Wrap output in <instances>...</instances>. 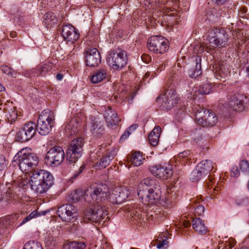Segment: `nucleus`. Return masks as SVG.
<instances>
[{
  "label": "nucleus",
  "instance_id": "dca6fc26",
  "mask_svg": "<svg viewBox=\"0 0 249 249\" xmlns=\"http://www.w3.org/2000/svg\"><path fill=\"white\" fill-rule=\"evenodd\" d=\"M85 54L87 66L95 67L100 63L101 57L97 48H87Z\"/></svg>",
  "mask_w": 249,
  "mask_h": 249
},
{
  "label": "nucleus",
  "instance_id": "20e7f679",
  "mask_svg": "<svg viewBox=\"0 0 249 249\" xmlns=\"http://www.w3.org/2000/svg\"><path fill=\"white\" fill-rule=\"evenodd\" d=\"M161 192L160 190V186L156 185L154 188H145L144 190H141L138 192L139 197L144 202L148 204H159L165 208H168L170 206V203L168 200L161 199Z\"/></svg>",
  "mask_w": 249,
  "mask_h": 249
},
{
  "label": "nucleus",
  "instance_id": "9d476101",
  "mask_svg": "<svg viewBox=\"0 0 249 249\" xmlns=\"http://www.w3.org/2000/svg\"><path fill=\"white\" fill-rule=\"evenodd\" d=\"M94 205V208H89L85 210L83 218L85 222H100L107 214V211L104 205Z\"/></svg>",
  "mask_w": 249,
  "mask_h": 249
},
{
  "label": "nucleus",
  "instance_id": "cd10ccee",
  "mask_svg": "<svg viewBox=\"0 0 249 249\" xmlns=\"http://www.w3.org/2000/svg\"><path fill=\"white\" fill-rule=\"evenodd\" d=\"M157 181L154 178H147L143 179L138 185V191L141 190H144L145 188L148 189V187H152L154 188V186L158 185L157 184Z\"/></svg>",
  "mask_w": 249,
  "mask_h": 249
},
{
  "label": "nucleus",
  "instance_id": "2eb2a0df",
  "mask_svg": "<svg viewBox=\"0 0 249 249\" xmlns=\"http://www.w3.org/2000/svg\"><path fill=\"white\" fill-rule=\"evenodd\" d=\"M162 100L163 106L167 109L173 107L178 103V98L174 89L167 90L163 94L160 95L156 99V102Z\"/></svg>",
  "mask_w": 249,
  "mask_h": 249
},
{
  "label": "nucleus",
  "instance_id": "c756f323",
  "mask_svg": "<svg viewBox=\"0 0 249 249\" xmlns=\"http://www.w3.org/2000/svg\"><path fill=\"white\" fill-rule=\"evenodd\" d=\"M53 69V64L50 62H47L38 65L36 68L37 75L44 76L46 73Z\"/></svg>",
  "mask_w": 249,
  "mask_h": 249
},
{
  "label": "nucleus",
  "instance_id": "2f4dec72",
  "mask_svg": "<svg viewBox=\"0 0 249 249\" xmlns=\"http://www.w3.org/2000/svg\"><path fill=\"white\" fill-rule=\"evenodd\" d=\"M76 119H71L65 126V130L67 135L72 136L78 132V124L76 123Z\"/></svg>",
  "mask_w": 249,
  "mask_h": 249
},
{
  "label": "nucleus",
  "instance_id": "ddd939ff",
  "mask_svg": "<svg viewBox=\"0 0 249 249\" xmlns=\"http://www.w3.org/2000/svg\"><path fill=\"white\" fill-rule=\"evenodd\" d=\"M65 153L63 148L58 146L51 148L46 155V162L51 166H58L63 161Z\"/></svg>",
  "mask_w": 249,
  "mask_h": 249
},
{
  "label": "nucleus",
  "instance_id": "a211bd4d",
  "mask_svg": "<svg viewBox=\"0 0 249 249\" xmlns=\"http://www.w3.org/2000/svg\"><path fill=\"white\" fill-rule=\"evenodd\" d=\"M149 170L156 178L162 179H167L173 175V170L171 168L164 167L161 165L150 166Z\"/></svg>",
  "mask_w": 249,
  "mask_h": 249
},
{
  "label": "nucleus",
  "instance_id": "f8f14e48",
  "mask_svg": "<svg viewBox=\"0 0 249 249\" xmlns=\"http://www.w3.org/2000/svg\"><path fill=\"white\" fill-rule=\"evenodd\" d=\"M36 131V124L35 123H27L17 132L16 139L20 142H26L35 136Z\"/></svg>",
  "mask_w": 249,
  "mask_h": 249
},
{
  "label": "nucleus",
  "instance_id": "4468645a",
  "mask_svg": "<svg viewBox=\"0 0 249 249\" xmlns=\"http://www.w3.org/2000/svg\"><path fill=\"white\" fill-rule=\"evenodd\" d=\"M6 188L5 195L8 203L13 204L18 203L20 199V188L18 186L17 182L14 181L11 183H7Z\"/></svg>",
  "mask_w": 249,
  "mask_h": 249
},
{
  "label": "nucleus",
  "instance_id": "864d4df0",
  "mask_svg": "<svg viewBox=\"0 0 249 249\" xmlns=\"http://www.w3.org/2000/svg\"><path fill=\"white\" fill-rule=\"evenodd\" d=\"M204 207L201 205H198L195 209V213L198 215H201L204 212Z\"/></svg>",
  "mask_w": 249,
  "mask_h": 249
},
{
  "label": "nucleus",
  "instance_id": "4d7b16f0",
  "mask_svg": "<svg viewBox=\"0 0 249 249\" xmlns=\"http://www.w3.org/2000/svg\"><path fill=\"white\" fill-rule=\"evenodd\" d=\"M85 168V165H82L80 166V167L78 169V171L75 172V173L73 176V178H75L79 176V175H80L83 170Z\"/></svg>",
  "mask_w": 249,
  "mask_h": 249
},
{
  "label": "nucleus",
  "instance_id": "6e6d98bb",
  "mask_svg": "<svg viewBox=\"0 0 249 249\" xmlns=\"http://www.w3.org/2000/svg\"><path fill=\"white\" fill-rule=\"evenodd\" d=\"M130 134L131 132H130L128 130L126 129L121 137L120 139V142H123L128 137Z\"/></svg>",
  "mask_w": 249,
  "mask_h": 249
},
{
  "label": "nucleus",
  "instance_id": "6e6552de",
  "mask_svg": "<svg viewBox=\"0 0 249 249\" xmlns=\"http://www.w3.org/2000/svg\"><path fill=\"white\" fill-rule=\"evenodd\" d=\"M195 116L197 124L203 127H212L218 122L215 113L204 108L197 110Z\"/></svg>",
  "mask_w": 249,
  "mask_h": 249
},
{
  "label": "nucleus",
  "instance_id": "5701e85b",
  "mask_svg": "<svg viewBox=\"0 0 249 249\" xmlns=\"http://www.w3.org/2000/svg\"><path fill=\"white\" fill-rule=\"evenodd\" d=\"M169 41L162 36H154L150 37L147 41L149 47H160L168 45Z\"/></svg>",
  "mask_w": 249,
  "mask_h": 249
},
{
  "label": "nucleus",
  "instance_id": "f3484780",
  "mask_svg": "<svg viewBox=\"0 0 249 249\" xmlns=\"http://www.w3.org/2000/svg\"><path fill=\"white\" fill-rule=\"evenodd\" d=\"M249 102L247 97L243 94H234L229 101V106L233 110L237 112L243 111Z\"/></svg>",
  "mask_w": 249,
  "mask_h": 249
},
{
  "label": "nucleus",
  "instance_id": "4be33fe9",
  "mask_svg": "<svg viewBox=\"0 0 249 249\" xmlns=\"http://www.w3.org/2000/svg\"><path fill=\"white\" fill-rule=\"evenodd\" d=\"M104 118L108 126H109L116 125L120 121L117 114L110 106L107 107L105 111Z\"/></svg>",
  "mask_w": 249,
  "mask_h": 249
},
{
  "label": "nucleus",
  "instance_id": "a19ab883",
  "mask_svg": "<svg viewBox=\"0 0 249 249\" xmlns=\"http://www.w3.org/2000/svg\"><path fill=\"white\" fill-rule=\"evenodd\" d=\"M164 238L162 237H159L158 243L156 245L157 248L159 249H165L168 247L169 242L166 237L164 236Z\"/></svg>",
  "mask_w": 249,
  "mask_h": 249
},
{
  "label": "nucleus",
  "instance_id": "72a5a7b5",
  "mask_svg": "<svg viewBox=\"0 0 249 249\" xmlns=\"http://www.w3.org/2000/svg\"><path fill=\"white\" fill-rule=\"evenodd\" d=\"M86 247L83 242H69L63 246V249H85Z\"/></svg>",
  "mask_w": 249,
  "mask_h": 249
},
{
  "label": "nucleus",
  "instance_id": "4c0bfd02",
  "mask_svg": "<svg viewBox=\"0 0 249 249\" xmlns=\"http://www.w3.org/2000/svg\"><path fill=\"white\" fill-rule=\"evenodd\" d=\"M204 176H205L196 167L191 173L190 179L193 182H197Z\"/></svg>",
  "mask_w": 249,
  "mask_h": 249
},
{
  "label": "nucleus",
  "instance_id": "0e129e2a",
  "mask_svg": "<svg viewBox=\"0 0 249 249\" xmlns=\"http://www.w3.org/2000/svg\"><path fill=\"white\" fill-rule=\"evenodd\" d=\"M130 215L134 217V219L137 220L138 218H139V214H137V212H129Z\"/></svg>",
  "mask_w": 249,
  "mask_h": 249
},
{
  "label": "nucleus",
  "instance_id": "69168bd1",
  "mask_svg": "<svg viewBox=\"0 0 249 249\" xmlns=\"http://www.w3.org/2000/svg\"><path fill=\"white\" fill-rule=\"evenodd\" d=\"M29 216L31 217V219L32 218L37 217L38 216L37 211H33L29 215Z\"/></svg>",
  "mask_w": 249,
  "mask_h": 249
},
{
  "label": "nucleus",
  "instance_id": "393cba45",
  "mask_svg": "<svg viewBox=\"0 0 249 249\" xmlns=\"http://www.w3.org/2000/svg\"><path fill=\"white\" fill-rule=\"evenodd\" d=\"M196 167L205 176L210 173L214 168L213 162L208 160L201 161L197 165Z\"/></svg>",
  "mask_w": 249,
  "mask_h": 249
},
{
  "label": "nucleus",
  "instance_id": "37998d69",
  "mask_svg": "<svg viewBox=\"0 0 249 249\" xmlns=\"http://www.w3.org/2000/svg\"><path fill=\"white\" fill-rule=\"evenodd\" d=\"M71 232L75 233L76 234H80L82 233L83 230L77 222L76 223H72L71 226Z\"/></svg>",
  "mask_w": 249,
  "mask_h": 249
},
{
  "label": "nucleus",
  "instance_id": "7ed1b4c3",
  "mask_svg": "<svg viewBox=\"0 0 249 249\" xmlns=\"http://www.w3.org/2000/svg\"><path fill=\"white\" fill-rule=\"evenodd\" d=\"M108 188L106 185L93 184L85 193V199L93 205H104L109 196Z\"/></svg>",
  "mask_w": 249,
  "mask_h": 249
},
{
  "label": "nucleus",
  "instance_id": "49530a36",
  "mask_svg": "<svg viewBox=\"0 0 249 249\" xmlns=\"http://www.w3.org/2000/svg\"><path fill=\"white\" fill-rule=\"evenodd\" d=\"M8 161L3 155H0V172L4 170L8 165Z\"/></svg>",
  "mask_w": 249,
  "mask_h": 249
},
{
  "label": "nucleus",
  "instance_id": "c03bdc74",
  "mask_svg": "<svg viewBox=\"0 0 249 249\" xmlns=\"http://www.w3.org/2000/svg\"><path fill=\"white\" fill-rule=\"evenodd\" d=\"M23 249H43L41 247L35 242H28L24 246Z\"/></svg>",
  "mask_w": 249,
  "mask_h": 249
},
{
  "label": "nucleus",
  "instance_id": "423d86ee",
  "mask_svg": "<svg viewBox=\"0 0 249 249\" xmlns=\"http://www.w3.org/2000/svg\"><path fill=\"white\" fill-rule=\"evenodd\" d=\"M54 121L53 113L49 109L44 110L38 117L36 130L41 135H47L53 126Z\"/></svg>",
  "mask_w": 249,
  "mask_h": 249
},
{
  "label": "nucleus",
  "instance_id": "79ce46f5",
  "mask_svg": "<svg viewBox=\"0 0 249 249\" xmlns=\"http://www.w3.org/2000/svg\"><path fill=\"white\" fill-rule=\"evenodd\" d=\"M212 178H209V182H207V188L208 189L207 191L208 192V194H211V197H212V196H214V195L218 194L219 192V189H218V187H216L215 186L213 188L212 186V183L210 184V183L213 182Z\"/></svg>",
  "mask_w": 249,
  "mask_h": 249
},
{
  "label": "nucleus",
  "instance_id": "412c9836",
  "mask_svg": "<svg viewBox=\"0 0 249 249\" xmlns=\"http://www.w3.org/2000/svg\"><path fill=\"white\" fill-rule=\"evenodd\" d=\"M109 72L106 68H100L94 71L90 78V81L94 84L100 83L109 77Z\"/></svg>",
  "mask_w": 249,
  "mask_h": 249
},
{
  "label": "nucleus",
  "instance_id": "aec40b11",
  "mask_svg": "<svg viewBox=\"0 0 249 249\" xmlns=\"http://www.w3.org/2000/svg\"><path fill=\"white\" fill-rule=\"evenodd\" d=\"M117 149L113 148L110 150H108L105 155L103 156L102 158L97 163L98 166L101 168H105L107 167L111 161L116 156Z\"/></svg>",
  "mask_w": 249,
  "mask_h": 249
},
{
  "label": "nucleus",
  "instance_id": "bf43d9fd",
  "mask_svg": "<svg viewBox=\"0 0 249 249\" xmlns=\"http://www.w3.org/2000/svg\"><path fill=\"white\" fill-rule=\"evenodd\" d=\"M226 245V249H231L235 245V242L233 239H229L228 242H227Z\"/></svg>",
  "mask_w": 249,
  "mask_h": 249
},
{
  "label": "nucleus",
  "instance_id": "8fccbe9b",
  "mask_svg": "<svg viewBox=\"0 0 249 249\" xmlns=\"http://www.w3.org/2000/svg\"><path fill=\"white\" fill-rule=\"evenodd\" d=\"M247 8L246 7H241L239 11V16L242 18H249V13H247Z\"/></svg>",
  "mask_w": 249,
  "mask_h": 249
},
{
  "label": "nucleus",
  "instance_id": "052dcab7",
  "mask_svg": "<svg viewBox=\"0 0 249 249\" xmlns=\"http://www.w3.org/2000/svg\"><path fill=\"white\" fill-rule=\"evenodd\" d=\"M195 134L196 136L194 138V139L196 141H199L200 139H202V132L200 129L199 130H196V131L195 132Z\"/></svg>",
  "mask_w": 249,
  "mask_h": 249
},
{
  "label": "nucleus",
  "instance_id": "58836bf2",
  "mask_svg": "<svg viewBox=\"0 0 249 249\" xmlns=\"http://www.w3.org/2000/svg\"><path fill=\"white\" fill-rule=\"evenodd\" d=\"M6 117L8 122L10 123L11 124H13L14 122H15L18 117L17 111L15 108V107L10 108L6 112Z\"/></svg>",
  "mask_w": 249,
  "mask_h": 249
},
{
  "label": "nucleus",
  "instance_id": "473e14b6",
  "mask_svg": "<svg viewBox=\"0 0 249 249\" xmlns=\"http://www.w3.org/2000/svg\"><path fill=\"white\" fill-rule=\"evenodd\" d=\"M44 22L45 24L53 27L57 22L56 16L51 12H48L44 16Z\"/></svg>",
  "mask_w": 249,
  "mask_h": 249
},
{
  "label": "nucleus",
  "instance_id": "e2e57ef3",
  "mask_svg": "<svg viewBox=\"0 0 249 249\" xmlns=\"http://www.w3.org/2000/svg\"><path fill=\"white\" fill-rule=\"evenodd\" d=\"M138 127V125L137 124H133L130 126L127 129L131 133L132 132L135 130Z\"/></svg>",
  "mask_w": 249,
  "mask_h": 249
},
{
  "label": "nucleus",
  "instance_id": "3c124183",
  "mask_svg": "<svg viewBox=\"0 0 249 249\" xmlns=\"http://www.w3.org/2000/svg\"><path fill=\"white\" fill-rule=\"evenodd\" d=\"M231 176L234 178L238 177L240 175V172L238 170V167L233 166L231 171Z\"/></svg>",
  "mask_w": 249,
  "mask_h": 249
},
{
  "label": "nucleus",
  "instance_id": "de8ad7c7",
  "mask_svg": "<svg viewBox=\"0 0 249 249\" xmlns=\"http://www.w3.org/2000/svg\"><path fill=\"white\" fill-rule=\"evenodd\" d=\"M240 169L243 172H247L249 171V163L247 160H242L240 163Z\"/></svg>",
  "mask_w": 249,
  "mask_h": 249
},
{
  "label": "nucleus",
  "instance_id": "338daca9",
  "mask_svg": "<svg viewBox=\"0 0 249 249\" xmlns=\"http://www.w3.org/2000/svg\"><path fill=\"white\" fill-rule=\"evenodd\" d=\"M30 220H31V217L29 215H28L23 220V221L20 223V225L25 224V223L30 221Z\"/></svg>",
  "mask_w": 249,
  "mask_h": 249
},
{
  "label": "nucleus",
  "instance_id": "a18cd8bd",
  "mask_svg": "<svg viewBox=\"0 0 249 249\" xmlns=\"http://www.w3.org/2000/svg\"><path fill=\"white\" fill-rule=\"evenodd\" d=\"M17 183L18 184V186L20 188V191H21V189H24L26 188V187L28 186L29 183L30 182V180H29L28 179H23L22 178H20L18 180V181H16Z\"/></svg>",
  "mask_w": 249,
  "mask_h": 249
},
{
  "label": "nucleus",
  "instance_id": "ea45409f",
  "mask_svg": "<svg viewBox=\"0 0 249 249\" xmlns=\"http://www.w3.org/2000/svg\"><path fill=\"white\" fill-rule=\"evenodd\" d=\"M91 130L93 135L100 137L104 131V128L100 123L95 122L91 126Z\"/></svg>",
  "mask_w": 249,
  "mask_h": 249
},
{
  "label": "nucleus",
  "instance_id": "680f3d73",
  "mask_svg": "<svg viewBox=\"0 0 249 249\" xmlns=\"http://www.w3.org/2000/svg\"><path fill=\"white\" fill-rule=\"evenodd\" d=\"M151 216L153 217V218H155V219L157 218L158 220H159V218L162 219L163 218V215L160 214V212L158 213L157 212H154L153 214H152L151 215Z\"/></svg>",
  "mask_w": 249,
  "mask_h": 249
},
{
  "label": "nucleus",
  "instance_id": "7c9ffc66",
  "mask_svg": "<svg viewBox=\"0 0 249 249\" xmlns=\"http://www.w3.org/2000/svg\"><path fill=\"white\" fill-rule=\"evenodd\" d=\"M216 79L222 81V79H226L229 73L228 69L224 65H218V68L216 71L214 72Z\"/></svg>",
  "mask_w": 249,
  "mask_h": 249
},
{
  "label": "nucleus",
  "instance_id": "39448f33",
  "mask_svg": "<svg viewBox=\"0 0 249 249\" xmlns=\"http://www.w3.org/2000/svg\"><path fill=\"white\" fill-rule=\"evenodd\" d=\"M107 59L111 68L114 70H121L126 66L127 61L125 52L120 48L108 52Z\"/></svg>",
  "mask_w": 249,
  "mask_h": 249
},
{
  "label": "nucleus",
  "instance_id": "bb28decb",
  "mask_svg": "<svg viewBox=\"0 0 249 249\" xmlns=\"http://www.w3.org/2000/svg\"><path fill=\"white\" fill-rule=\"evenodd\" d=\"M161 131L160 127L156 126L149 134L148 140L152 145L155 146L158 144Z\"/></svg>",
  "mask_w": 249,
  "mask_h": 249
},
{
  "label": "nucleus",
  "instance_id": "13d9d810",
  "mask_svg": "<svg viewBox=\"0 0 249 249\" xmlns=\"http://www.w3.org/2000/svg\"><path fill=\"white\" fill-rule=\"evenodd\" d=\"M249 202V198L247 197H245L238 201L236 203L238 205H246Z\"/></svg>",
  "mask_w": 249,
  "mask_h": 249
},
{
  "label": "nucleus",
  "instance_id": "6ab92c4d",
  "mask_svg": "<svg viewBox=\"0 0 249 249\" xmlns=\"http://www.w3.org/2000/svg\"><path fill=\"white\" fill-rule=\"evenodd\" d=\"M62 35L65 40L71 43L76 41L79 36L78 31L71 24H66L62 28Z\"/></svg>",
  "mask_w": 249,
  "mask_h": 249
},
{
  "label": "nucleus",
  "instance_id": "9b49d317",
  "mask_svg": "<svg viewBox=\"0 0 249 249\" xmlns=\"http://www.w3.org/2000/svg\"><path fill=\"white\" fill-rule=\"evenodd\" d=\"M58 216L67 222H75L78 218V214L76 207L71 204L62 205L57 211Z\"/></svg>",
  "mask_w": 249,
  "mask_h": 249
},
{
  "label": "nucleus",
  "instance_id": "603ef678",
  "mask_svg": "<svg viewBox=\"0 0 249 249\" xmlns=\"http://www.w3.org/2000/svg\"><path fill=\"white\" fill-rule=\"evenodd\" d=\"M191 153L190 151H184L178 154V157L181 158L182 159L187 158V160H188L190 159V158H189V156H191Z\"/></svg>",
  "mask_w": 249,
  "mask_h": 249
},
{
  "label": "nucleus",
  "instance_id": "f704fd0d",
  "mask_svg": "<svg viewBox=\"0 0 249 249\" xmlns=\"http://www.w3.org/2000/svg\"><path fill=\"white\" fill-rule=\"evenodd\" d=\"M143 160L142 155L140 152H135L132 154L130 160L132 164L138 166L142 164Z\"/></svg>",
  "mask_w": 249,
  "mask_h": 249
},
{
  "label": "nucleus",
  "instance_id": "f03ea898",
  "mask_svg": "<svg viewBox=\"0 0 249 249\" xmlns=\"http://www.w3.org/2000/svg\"><path fill=\"white\" fill-rule=\"evenodd\" d=\"M53 183L52 175L44 170L34 173L30 177L31 188L37 194H41L46 192Z\"/></svg>",
  "mask_w": 249,
  "mask_h": 249
},
{
  "label": "nucleus",
  "instance_id": "774afa93",
  "mask_svg": "<svg viewBox=\"0 0 249 249\" xmlns=\"http://www.w3.org/2000/svg\"><path fill=\"white\" fill-rule=\"evenodd\" d=\"M63 78V75L61 73H58L56 75V78L58 81H61Z\"/></svg>",
  "mask_w": 249,
  "mask_h": 249
},
{
  "label": "nucleus",
  "instance_id": "b1692460",
  "mask_svg": "<svg viewBox=\"0 0 249 249\" xmlns=\"http://www.w3.org/2000/svg\"><path fill=\"white\" fill-rule=\"evenodd\" d=\"M192 227L196 232L201 234H205L208 232V229L203 221L199 218H194L192 220Z\"/></svg>",
  "mask_w": 249,
  "mask_h": 249
},
{
  "label": "nucleus",
  "instance_id": "09e8293b",
  "mask_svg": "<svg viewBox=\"0 0 249 249\" xmlns=\"http://www.w3.org/2000/svg\"><path fill=\"white\" fill-rule=\"evenodd\" d=\"M1 71L7 75H13L14 73V71L9 67L7 66H1Z\"/></svg>",
  "mask_w": 249,
  "mask_h": 249
},
{
  "label": "nucleus",
  "instance_id": "1a4fd4ad",
  "mask_svg": "<svg viewBox=\"0 0 249 249\" xmlns=\"http://www.w3.org/2000/svg\"><path fill=\"white\" fill-rule=\"evenodd\" d=\"M84 143V139L81 137L74 139L71 142L66 152V159L68 161L73 163L77 160L82 156Z\"/></svg>",
  "mask_w": 249,
  "mask_h": 249
},
{
  "label": "nucleus",
  "instance_id": "c85d7f7f",
  "mask_svg": "<svg viewBox=\"0 0 249 249\" xmlns=\"http://www.w3.org/2000/svg\"><path fill=\"white\" fill-rule=\"evenodd\" d=\"M115 194H113L114 196L115 203H121L126 200L128 196V194L126 190L122 188H117L115 191Z\"/></svg>",
  "mask_w": 249,
  "mask_h": 249
},
{
  "label": "nucleus",
  "instance_id": "5fc2aeb1",
  "mask_svg": "<svg viewBox=\"0 0 249 249\" xmlns=\"http://www.w3.org/2000/svg\"><path fill=\"white\" fill-rule=\"evenodd\" d=\"M165 48H149L151 52L155 53H162L165 52Z\"/></svg>",
  "mask_w": 249,
  "mask_h": 249
},
{
  "label": "nucleus",
  "instance_id": "e433bc0d",
  "mask_svg": "<svg viewBox=\"0 0 249 249\" xmlns=\"http://www.w3.org/2000/svg\"><path fill=\"white\" fill-rule=\"evenodd\" d=\"M211 87L209 84H204L199 87L197 90L195 91L196 96L198 95H205L209 94L211 91Z\"/></svg>",
  "mask_w": 249,
  "mask_h": 249
},
{
  "label": "nucleus",
  "instance_id": "c9c22d12",
  "mask_svg": "<svg viewBox=\"0 0 249 249\" xmlns=\"http://www.w3.org/2000/svg\"><path fill=\"white\" fill-rule=\"evenodd\" d=\"M84 194L81 190H77L69 194L68 199L72 202H76L81 199Z\"/></svg>",
  "mask_w": 249,
  "mask_h": 249
},
{
  "label": "nucleus",
  "instance_id": "a878e982",
  "mask_svg": "<svg viewBox=\"0 0 249 249\" xmlns=\"http://www.w3.org/2000/svg\"><path fill=\"white\" fill-rule=\"evenodd\" d=\"M196 63L195 67L189 70V76L192 78H196L202 74L201 56L197 55L196 57Z\"/></svg>",
  "mask_w": 249,
  "mask_h": 249
},
{
  "label": "nucleus",
  "instance_id": "0eeeda50",
  "mask_svg": "<svg viewBox=\"0 0 249 249\" xmlns=\"http://www.w3.org/2000/svg\"><path fill=\"white\" fill-rule=\"evenodd\" d=\"M228 39V35L225 29L213 28L208 31L204 39L207 42L206 43H209L210 47H218L222 45H225Z\"/></svg>",
  "mask_w": 249,
  "mask_h": 249
},
{
  "label": "nucleus",
  "instance_id": "f257e3e1",
  "mask_svg": "<svg viewBox=\"0 0 249 249\" xmlns=\"http://www.w3.org/2000/svg\"><path fill=\"white\" fill-rule=\"evenodd\" d=\"M30 148L26 147L19 151L14 157L13 164L18 165L22 172L27 173L35 169L38 164L37 155L31 152Z\"/></svg>",
  "mask_w": 249,
  "mask_h": 249
}]
</instances>
